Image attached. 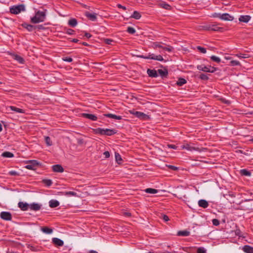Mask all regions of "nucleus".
<instances>
[{
	"instance_id": "b1692460",
	"label": "nucleus",
	"mask_w": 253,
	"mask_h": 253,
	"mask_svg": "<svg viewBox=\"0 0 253 253\" xmlns=\"http://www.w3.org/2000/svg\"><path fill=\"white\" fill-rule=\"evenodd\" d=\"M198 205L200 207L205 209L208 207L209 204L206 200L201 199L198 201Z\"/></svg>"
},
{
	"instance_id": "473e14b6",
	"label": "nucleus",
	"mask_w": 253,
	"mask_h": 253,
	"mask_svg": "<svg viewBox=\"0 0 253 253\" xmlns=\"http://www.w3.org/2000/svg\"><path fill=\"white\" fill-rule=\"evenodd\" d=\"M1 156L4 158H12L14 157V154L11 152L5 151L2 153Z\"/></svg>"
},
{
	"instance_id": "774afa93",
	"label": "nucleus",
	"mask_w": 253,
	"mask_h": 253,
	"mask_svg": "<svg viewBox=\"0 0 253 253\" xmlns=\"http://www.w3.org/2000/svg\"><path fill=\"white\" fill-rule=\"evenodd\" d=\"M88 253H98L96 251L94 250H90Z\"/></svg>"
},
{
	"instance_id": "c9c22d12",
	"label": "nucleus",
	"mask_w": 253,
	"mask_h": 253,
	"mask_svg": "<svg viewBox=\"0 0 253 253\" xmlns=\"http://www.w3.org/2000/svg\"><path fill=\"white\" fill-rule=\"evenodd\" d=\"M115 156L116 162L119 164H121L123 161L121 156L117 152H115Z\"/></svg>"
},
{
	"instance_id": "338daca9",
	"label": "nucleus",
	"mask_w": 253,
	"mask_h": 253,
	"mask_svg": "<svg viewBox=\"0 0 253 253\" xmlns=\"http://www.w3.org/2000/svg\"><path fill=\"white\" fill-rule=\"evenodd\" d=\"M71 41L73 42H78L79 40L77 39H73Z\"/></svg>"
},
{
	"instance_id": "4468645a",
	"label": "nucleus",
	"mask_w": 253,
	"mask_h": 253,
	"mask_svg": "<svg viewBox=\"0 0 253 253\" xmlns=\"http://www.w3.org/2000/svg\"><path fill=\"white\" fill-rule=\"evenodd\" d=\"M82 116L91 121H96L97 119V117L95 115L92 114L82 113Z\"/></svg>"
},
{
	"instance_id": "9b49d317",
	"label": "nucleus",
	"mask_w": 253,
	"mask_h": 253,
	"mask_svg": "<svg viewBox=\"0 0 253 253\" xmlns=\"http://www.w3.org/2000/svg\"><path fill=\"white\" fill-rule=\"evenodd\" d=\"M52 243L55 247H62L64 245V241L58 238H52Z\"/></svg>"
},
{
	"instance_id": "c85d7f7f",
	"label": "nucleus",
	"mask_w": 253,
	"mask_h": 253,
	"mask_svg": "<svg viewBox=\"0 0 253 253\" xmlns=\"http://www.w3.org/2000/svg\"><path fill=\"white\" fill-rule=\"evenodd\" d=\"M158 72L162 78L167 77L168 75V70L166 69L164 70L159 69Z\"/></svg>"
},
{
	"instance_id": "f257e3e1",
	"label": "nucleus",
	"mask_w": 253,
	"mask_h": 253,
	"mask_svg": "<svg viewBox=\"0 0 253 253\" xmlns=\"http://www.w3.org/2000/svg\"><path fill=\"white\" fill-rule=\"evenodd\" d=\"M46 10L43 11L38 10L36 12L35 16L31 18V22L34 24L43 22L46 18Z\"/></svg>"
},
{
	"instance_id": "f3484780",
	"label": "nucleus",
	"mask_w": 253,
	"mask_h": 253,
	"mask_svg": "<svg viewBox=\"0 0 253 253\" xmlns=\"http://www.w3.org/2000/svg\"><path fill=\"white\" fill-rule=\"evenodd\" d=\"M18 207L20 208L22 211H26L29 208V204L27 203L20 202L18 204Z\"/></svg>"
},
{
	"instance_id": "3c124183",
	"label": "nucleus",
	"mask_w": 253,
	"mask_h": 253,
	"mask_svg": "<svg viewBox=\"0 0 253 253\" xmlns=\"http://www.w3.org/2000/svg\"><path fill=\"white\" fill-rule=\"evenodd\" d=\"M104 42L107 44L111 45L112 43L114 42V41L110 39H104Z\"/></svg>"
},
{
	"instance_id": "423d86ee",
	"label": "nucleus",
	"mask_w": 253,
	"mask_h": 253,
	"mask_svg": "<svg viewBox=\"0 0 253 253\" xmlns=\"http://www.w3.org/2000/svg\"><path fill=\"white\" fill-rule=\"evenodd\" d=\"M198 70L205 72L214 73L218 70L217 68L211 66H205L204 65H199L197 66Z\"/></svg>"
},
{
	"instance_id": "79ce46f5",
	"label": "nucleus",
	"mask_w": 253,
	"mask_h": 253,
	"mask_svg": "<svg viewBox=\"0 0 253 253\" xmlns=\"http://www.w3.org/2000/svg\"><path fill=\"white\" fill-rule=\"evenodd\" d=\"M126 32L130 34H134L136 32V30L133 27H128L127 28Z\"/></svg>"
},
{
	"instance_id": "dca6fc26",
	"label": "nucleus",
	"mask_w": 253,
	"mask_h": 253,
	"mask_svg": "<svg viewBox=\"0 0 253 253\" xmlns=\"http://www.w3.org/2000/svg\"><path fill=\"white\" fill-rule=\"evenodd\" d=\"M29 209L34 211H39L41 209V205L38 203H32L29 205Z\"/></svg>"
},
{
	"instance_id": "4c0bfd02",
	"label": "nucleus",
	"mask_w": 253,
	"mask_h": 253,
	"mask_svg": "<svg viewBox=\"0 0 253 253\" xmlns=\"http://www.w3.org/2000/svg\"><path fill=\"white\" fill-rule=\"evenodd\" d=\"M42 182L46 186L48 187L50 186L52 184V181L51 179H43Z\"/></svg>"
},
{
	"instance_id": "20e7f679",
	"label": "nucleus",
	"mask_w": 253,
	"mask_h": 253,
	"mask_svg": "<svg viewBox=\"0 0 253 253\" xmlns=\"http://www.w3.org/2000/svg\"><path fill=\"white\" fill-rule=\"evenodd\" d=\"M25 6L24 4L14 5L11 6L9 8L10 12L13 14H18L21 12L25 11Z\"/></svg>"
},
{
	"instance_id": "1a4fd4ad",
	"label": "nucleus",
	"mask_w": 253,
	"mask_h": 253,
	"mask_svg": "<svg viewBox=\"0 0 253 253\" xmlns=\"http://www.w3.org/2000/svg\"><path fill=\"white\" fill-rule=\"evenodd\" d=\"M181 150H184L186 149L188 151H200V150L198 147H195L190 145V144L186 143L184 144H183L180 146V149Z\"/></svg>"
},
{
	"instance_id": "f704fd0d",
	"label": "nucleus",
	"mask_w": 253,
	"mask_h": 253,
	"mask_svg": "<svg viewBox=\"0 0 253 253\" xmlns=\"http://www.w3.org/2000/svg\"><path fill=\"white\" fill-rule=\"evenodd\" d=\"M63 193L65 196H67L76 197L78 196L77 193L73 192V191H66V192H63Z\"/></svg>"
},
{
	"instance_id": "e433bc0d",
	"label": "nucleus",
	"mask_w": 253,
	"mask_h": 253,
	"mask_svg": "<svg viewBox=\"0 0 253 253\" xmlns=\"http://www.w3.org/2000/svg\"><path fill=\"white\" fill-rule=\"evenodd\" d=\"M145 192H146L147 193L153 194L157 193L158 192V190L156 189L148 188L145 190Z\"/></svg>"
},
{
	"instance_id": "f8f14e48",
	"label": "nucleus",
	"mask_w": 253,
	"mask_h": 253,
	"mask_svg": "<svg viewBox=\"0 0 253 253\" xmlns=\"http://www.w3.org/2000/svg\"><path fill=\"white\" fill-rule=\"evenodd\" d=\"M85 16L90 20L95 21L97 20V14L95 13H90L86 11L84 14Z\"/></svg>"
},
{
	"instance_id": "2eb2a0df",
	"label": "nucleus",
	"mask_w": 253,
	"mask_h": 253,
	"mask_svg": "<svg viewBox=\"0 0 253 253\" xmlns=\"http://www.w3.org/2000/svg\"><path fill=\"white\" fill-rule=\"evenodd\" d=\"M221 20L232 21L234 20V17L230 15L229 13H224L222 14Z\"/></svg>"
},
{
	"instance_id": "c756f323",
	"label": "nucleus",
	"mask_w": 253,
	"mask_h": 253,
	"mask_svg": "<svg viewBox=\"0 0 253 253\" xmlns=\"http://www.w3.org/2000/svg\"><path fill=\"white\" fill-rule=\"evenodd\" d=\"M240 173L241 175L247 176H250L252 174L251 172L246 169H241L240 171Z\"/></svg>"
},
{
	"instance_id": "4be33fe9",
	"label": "nucleus",
	"mask_w": 253,
	"mask_h": 253,
	"mask_svg": "<svg viewBox=\"0 0 253 253\" xmlns=\"http://www.w3.org/2000/svg\"><path fill=\"white\" fill-rule=\"evenodd\" d=\"M21 26L24 28L27 29L29 32H32L34 30H35V26L29 24L27 23H23L22 24Z\"/></svg>"
},
{
	"instance_id": "393cba45",
	"label": "nucleus",
	"mask_w": 253,
	"mask_h": 253,
	"mask_svg": "<svg viewBox=\"0 0 253 253\" xmlns=\"http://www.w3.org/2000/svg\"><path fill=\"white\" fill-rule=\"evenodd\" d=\"M8 108L10 109L11 111L15 112L16 113L23 114L25 113V111L24 110L17 108L13 106H10L8 107Z\"/></svg>"
},
{
	"instance_id": "37998d69",
	"label": "nucleus",
	"mask_w": 253,
	"mask_h": 253,
	"mask_svg": "<svg viewBox=\"0 0 253 253\" xmlns=\"http://www.w3.org/2000/svg\"><path fill=\"white\" fill-rule=\"evenodd\" d=\"M235 56L238 57V58L240 59L242 58H247L249 57V56L247 54H242V53H238L235 55Z\"/></svg>"
},
{
	"instance_id": "ddd939ff",
	"label": "nucleus",
	"mask_w": 253,
	"mask_h": 253,
	"mask_svg": "<svg viewBox=\"0 0 253 253\" xmlns=\"http://www.w3.org/2000/svg\"><path fill=\"white\" fill-rule=\"evenodd\" d=\"M52 170L55 172H63L64 169L61 165L56 164L52 166Z\"/></svg>"
},
{
	"instance_id": "680f3d73",
	"label": "nucleus",
	"mask_w": 253,
	"mask_h": 253,
	"mask_svg": "<svg viewBox=\"0 0 253 253\" xmlns=\"http://www.w3.org/2000/svg\"><path fill=\"white\" fill-rule=\"evenodd\" d=\"M168 147L169 148L173 149L174 150H176L178 147L177 146H176V145H173V144H168Z\"/></svg>"
},
{
	"instance_id": "6ab92c4d",
	"label": "nucleus",
	"mask_w": 253,
	"mask_h": 253,
	"mask_svg": "<svg viewBox=\"0 0 253 253\" xmlns=\"http://www.w3.org/2000/svg\"><path fill=\"white\" fill-rule=\"evenodd\" d=\"M242 251L245 253H253V247L250 245H245L242 247Z\"/></svg>"
},
{
	"instance_id": "bb28decb",
	"label": "nucleus",
	"mask_w": 253,
	"mask_h": 253,
	"mask_svg": "<svg viewBox=\"0 0 253 253\" xmlns=\"http://www.w3.org/2000/svg\"><path fill=\"white\" fill-rule=\"evenodd\" d=\"M49 205L50 208H56L59 205V202L55 200H51L49 202Z\"/></svg>"
},
{
	"instance_id": "2f4dec72",
	"label": "nucleus",
	"mask_w": 253,
	"mask_h": 253,
	"mask_svg": "<svg viewBox=\"0 0 253 253\" xmlns=\"http://www.w3.org/2000/svg\"><path fill=\"white\" fill-rule=\"evenodd\" d=\"M78 24L77 20L75 18H71L68 21V24L72 27H75Z\"/></svg>"
},
{
	"instance_id": "6e6552de",
	"label": "nucleus",
	"mask_w": 253,
	"mask_h": 253,
	"mask_svg": "<svg viewBox=\"0 0 253 253\" xmlns=\"http://www.w3.org/2000/svg\"><path fill=\"white\" fill-rule=\"evenodd\" d=\"M39 165V163L37 160H30L28 164L25 166L27 169L30 170H35V167Z\"/></svg>"
},
{
	"instance_id": "9d476101",
	"label": "nucleus",
	"mask_w": 253,
	"mask_h": 253,
	"mask_svg": "<svg viewBox=\"0 0 253 253\" xmlns=\"http://www.w3.org/2000/svg\"><path fill=\"white\" fill-rule=\"evenodd\" d=\"M0 218L3 220L10 221L12 219V215L10 212L2 211L0 214Z\"/></svg>"
},
{
	"instance_id": "412c9836",
	"label": "nucleus",
	"mask_w": 253,
	"mask_h": 253,
	"mask_svg": "<svg viewBox=\"0 0 253 253\" xmlns=\"http://www.w3.org/2000/svg\"><path fill=\"white\" fill-rule=\"evenodd\" d=\"M11 55H12L13 59L16 60L18 63H20V64L24 63V62H25L24 59L21 56H19L18 54H12Z\"/></svg>"
},
{
	"instance_id": "de8ad7c7",
	"label": "nucleus",
	"mask_w": 253,
	"mask_h": 253,
	"mask_svg": "<svg viewBox=\"0 0 253 253\" xmlns=\"http://www.w3.org/2000/svg\"><path fill=\"white\" fill-rule=\"evenodd\" d=\"M197 48L201 53H206L207 52V49L205 47L200 46H198L197 47Z\"/></svg>"
},
{
	"instance_id": "39448f33",
	"label": "nucleus",
	"mask_w": 253,
	"mask_h": 253,
	"mask_svg": "<svg viewBox=\"0 0 253 253\" xmlns=\"http://www.w3.org/2000/svg\"><path fill=\"white\" fill-rule=\"evenodd\" d=\"M138 57L145 59H153L159 61H163L164 59L162 55H156L154 54L149 53L148 55H137Z\"/></svg>"
},
{
	"instance_id": "a19ab883",
	"label": "nucleus",
	"mask_w": 253,
	"mask_h": 253,
	"mask_svg": "<svg viewBox=\"0 0 253 253\" xmlns=\"http://www.w3.org/2000/svg\"><path fill=\"white\" fill-rule=\"evenodd\" d=\"M229 65L232 66H240L241 63L239 61L237 60H231L230 62Z\"/></svg>"
},
{
	"instance_id": "ea45409f",
	"label": "nucleus",
	"mask_w": 253,
	"mask_h": 253,
	"mask_svg": "<svg viewBox=\"0 0 253 253\" xmlns=\"http://www.w3.org/2000/svg\"><path fill=\"white\" fill-rule=\"evenodd\" d=\"M153 47L154 48H161L163 49L164 46L161 44L160 42H154L153 43Z\"/></svg>"
},
{
	"instance_id": "69168bd1",
	"label": "nucleus",
	"mask_w": 253,
	"mask_h": 253,
	"mask_svg": "<svg viewBox=\"0 0 253 253\" xmlns=\"http://www.w3.org/2000/svg\"><path fill=\"white\" fill-rule=\"evenodd\" d=\"M84 36L89 39L92 37V35L86 32L85 33Z\"/></svg>"
},
{
	"instance_id": "603ef678",
	"label": "nucleus",
	"mask_w": 253,
	"mask_h": 253,
	"mask_svg": "<svg viewBox=\"0 0 253 253\" xmlns=\"http://www.w3.org/2000/svg\"><path fill=\"white\" fill-rule=\"evenodd\" d=\"M62 60L64 61L68 62H71L73 61V59L71 57H65L62 58Z\"/></svg>"
},
{
	"instance_id": "cd10ccee",
	"label": "nucleus",
	"mask_w": 253,
	"mask_h": 253,
	"mask_svg": "<svg viewBox=\"0 0 253 253\" xmlns=\"http://www.w3.org/2000/svg\"><path fill=\"white\" fill-rule=\"evenodd\" d=\"M130 17L136 20H138L141 17V15L139 12L137 11H134L132 14L130 16Z\"/></svg>"
},
{
	"instance_id": "5701e85b",
	"label": "nucleus",
	"mask_w": 253,
	"mask_h": 253,
	"mask_svg": "<svg viewBox=\"0 0 253 253\" xmlns=\"http://www.w3.org/2000/svg\"><path fill=\"white\" fill-rule=\"evenodd\" d=\"M104 116L106 117L113 119L115 120H122V116H117L111 113H107L104 114Z\"/></svg>"
},
{
	"instance_id": "58836bf2",
	"label": "nucleus",
	"mask_w": 253,
	"mask_h": 253,
	"mask_svg": "<svg viewBox=\"0 0 253 253\" xmlns=\"http://www.w3.org/2000/svg\"><path fill=\"white\" fill-rule=\"evenodd\" d=\"M161 7L167 10H169L170 9L171 6L170 5L168 4L166 2H162L160 4Z\"/></svg>"
},
{
	"instance_id": "72a5a7b5",
	"label": "nucleus",
	"mask_w": 253,
	"mask_h": 253,
	"mask_svg": "<svg viewBox=\"0 0 253 253\" xmlns=\"http://www.w3.org/2000/svg\"><path fill=\"white\" fill-rule=\"evenodd\" d=\"M186 82H187L186 80L185 79L180 78L178 79V81H177L176 84L178 86H182L183 84H186Z\"/></svg>"
},
{
	"instance_id": "bf43d9fd",
	"label": "nucleus",
	"mask_w": 253,
	"mask_h": 253,
	"mask_svg": "<svg viewBox=\"0 0 253 253\" xmlns=\"http://www.w3.org/2000/svg\"><path fill=\"white\" fill-rule=\"evenodd\" d=\"M38 29V30H43L45 29L44 27L42 25H39L37 26H35V29Z\"/></svg>"
},
{
	"instance_id": "6e6d98bb",
	"label": "nucleus",
	"mask_w": 253,
	"mask_h": 253,
	"mask_svg": "<svg viewBox=\"0 0 253 253\" xmlns=\"http://www.w3.org/2000/svg\"><path fill=\"white\" fill-rule=\"evenodd\" d=\"M212 222L213 225L218 226L219 224V221L217 219H213Z\"/></svg>"
},
{
	"instance_id": "052dcab7",
	"label": "nucleus",
	"mask_w": 253,
	"mask_h": 253,
	"mask_svg": "<svg viewBox=\"0 0 253 253\" xmlns=\"http://www.w3.org/2000/svg\"><path fill=\"white\" fill-rule=\"evenodd\" d=\"M162 218L165 221H168L169 220V217L168 216H167L166 214H162Z\"/></svg>"
},
{
	"instance_id": "864d4df0",
	"label": "nucleus",
	"mask_w": 253,
	"mask_h": 253,
	"mask_svg": "<svg viewBox=\"0 0 253 253\" xmlns=\"http://www.w3.org/2000/svg\"><path fill=\"white\" fill-rule=\"evenodd\" d=\"M163 49L165 50L168 52H171L173 50V48L171 46H168L167 47L164 46Z\"/></svg>"
},
{
	"instance_id": "8fccbe9b",
	"label": "nucleus",
	"mask_w": 253,
	"mask_h": 253,
	"mask_svg": "<svg viewBox=\"0 0 253 253\" xmlns=\"http://www.w3.org/2000/svg\"><path fill=\"white\" fill-rule=\"evenodd\" d=\"M65 33L69 35H73L75 34V31L71 29H67Z\"/></svg>"
},
{
	"instance_id": "a211bd4d",
	"label": "nucleus",
	"mask_w": 253,
	"mask_h": 253,
	"mask_svg": "<svg viewBox=\"0 0 253 253\" xmlns=\"http://www.w3.org/2000/svg\"><path fill=\"white\" fill-rule=\"evenodd\" d=\"M147 73L149 77L151 78H157L158 76V72L155 69H148L147 71Z\"/></svg>"
},
{
	"instance_id": "e2e57ef3",
	"label": "nucleus",
	"mask_w": 253,
	"mask_h": 253,
	"mask_svg": "<svg viewBox=\"0 0 253 253\" xmlns=\"http://www.w3.org/2000/svg\"><path fill=\"white\" fill-rule=\"evenodd\" d=\"M103 155L105 158H108L110 157V153L109 151H105L103 153Z\"/></svg>"
},
{
	"instance_id": "0e129e2a",
	"label": "nucleus",
	"mask_w": 253,
	"mask_h": 253,
	"mask_svg": "<svg viewBox=\"0 0 253 253\" xmlns=\"http://www.w3.org/2000/svg\"><path fill=\"white\" fill-rule=\"evenodd\" d=\"M117 6L119 8H122L123 10H126V7L121 5V4H117Z\"/></svg>"
},
{
	"instance_id": "7ed1b4c3",
	"label": "nucleus",
	"mask_w": 253,
	"mask_h": 253,
	"mask_svg": "<svg viewBox=\"0 0 253 253\" xmlns=\"http://www.w3.org/2000/svg\"><path fill=\"white\" fill-rule=\"evenodd\" d=\"M220 24H207L201 26L202 29L206 31H212L222 32L224 30L223 27H218Z\"/></svg>"
},
{
	"instance_id": "4d7b16f0",
	"label": "nucleus",
	"mask_w": 253,
	"mask_h": 253,
	"mask_svg": "<svg viewBox=\"0 0 253 253\" xmlns=\"http://www.w3.org/2000/svg\"><path fill=\"white\" fill-rule=\"evenodd\" d=\"M168 167L171 170H172L174 171L177 170L178 169V168L177 167H175V166H172V165H169V166H168Z\"/></svg>"
},
{
	"instance_id": "5fc2aeb1",
	"label": "nucleus",
	"mask_w": 253,
	"mask_h": 253,
	"mask_svg": "<svg viewBox=\"0 0 253 253\" xmlns=\"http://www.w3.org/2000/svg\"><path fill=\"white\" fill-rule=\"evenodd\" d=\"M8 174H9V175H11V176H18V175H19V173L17 171H16L15 170L9 171V172H8Z\"/></svg>"
},
{
	"instance_id": "f03ea898",
	"label": "nucleus",
	"mask_w": 253,
	"mask_h": 253,
	"mask_svg": "<svg viewBox=\"0 0 253 253\" xmlns=\"http://www.w3.org/2000/svg\"><path fill=\"white\" fill-rule=\"evenodd\" d=\"M94 132L95 134H98L102 135L112 136L115 134L117 132V130L115 129L109 128H97L94 129Z\"/></svg>"
},
{
	"instance_id": "c03bdc74",
	"label": "nucleus",
	"mask_w": 253,
	"mask_h": 253,
	"mask_svg": "<svg viewBox=\"0 0 253 253\" xmlns=\"http://www.w3.org/2000/svg\"><path fill=\"white\" fill-rule=\"evenodd\" d=\"M45 141L47 145L51 146L52 145V141L50 138L49 136L45 137Z\"/></svg>"
},
{
	"instance_id": "7c9ffc66",
	"label": "nucleus",
	"mask_w": 253,
	"mask_h": 253,
	"mask_svg": "<svg viewBox=\"0 0 253 253\" xmlns=\"http://www.w3.org/2000/svg\"><path fill=\"white\" fill-rule=\"evenodd\" d=\"M190 234V232L187 230L179 231L177 233L178 236L184 237L188 236Z\"/></svg>"
},
{
	"instance_id": "a878e982",
	"label": "nucleus",
	"mask_w": 253,
	"mask_h": 253,
	"mask_svg": "<svg viewBox=\"0 0 253 253\" xmlns=\"http://www.w3.org/2000/svg\"><path fill=\"white\" fill-rule=\"evenodd\" d=\"M41 230L47 234H50L53 232V229L47 226H43L41 228Z\"/></svg>"
},
{
	"instance_id": "a18cd8bd",
	"label": "nucleus",
	"mask_w": 253,
	"mask_h": 253,
	"mask_svg": "<svg viewBox=\"0 0 253 253\" xmlns=\"http://www.w3.org/2000/svg\"><path fill=\"white\" fill-rule=\"evenodd\" d=\"M211 59L212 61H214V62H215L216 63H219L221 61V59H220V58H219L218 57H217L216 56H214V55H212L211 57Z\"/></svg>"
},
{
	"instance_id": "09e8293b",
	"label": "nucleus",
	"mask_w": 253,
	"mask_h": 253,
	"mask_svg": "<svg viewBox=\"0 0 253 253\" xmlns=\"http://www.w3.org/2000/svg\"><path fill=\"white\" fill-rule=\"evenodd\" d=\"M197 253H206V250L204 247H199L197 251Z\"/></svg>"
},
{
	"instance_id": "49530a36",
	"label": "nucleus",
	"mask_w": 253,
	"mask_h": 253,
	"mask_svg": "<svg viewBox=\"0 0 253 253\" xmlns=\"http://www.w3.org/2000/svg\"><path fill=\"white\" fill-rule=\"evenodd\" d=\"M199 78L204 81H207L209 79L208 76L205 74H201L199 76Z\"/></svg>"
},
{
	"instance_id": "0eeeda50",
	"label": "nucleus",
	"mask_w": 253,
	"mask_h": 253,
	"mask_svg": "<svg viewBox=\"0 0 253 253\" xmlns=\"http://www.w3.org/2000/svg\"><path fill=\"white\" fill-rule=\"evenodd\" d=\"M130 113L134 115L137 118L143 120H147L149 119L148 115L141 112L131 111H130Z\"/></svg>"
},
{
	"instance_id": "13d9d810",
	"label": "nucleus",
	"mask_w": 253,
	"mask_h": 253,
	"mask_svg": "<svg viewBox=\"0 0 253 253\" xmlns=\"http://www.w3.org/2000/svg\"><path fill=\"white\" fill-rule=\"evenodd\" d=\"M221 15H222V14L220 13H214L212 14V16L213 17L219 18L220 19H221Z\"/></svg>"
},
{
	"instance_id": "aec40b11",
	"label": "nucleus",
	"mask_w": 253,
	"mask_h": 253,
	"mask_svg": "<svg viewBox=\"0 0 253 253\" xmlns=\"http://www.w3.org/2000/svg\"><path fill=\"white\" fill-rule=\"evenodd\" d=\"M251 19L250 15H240L239 18V21L241 22L248 23Z\"/></svg>"
}]
</instances>
